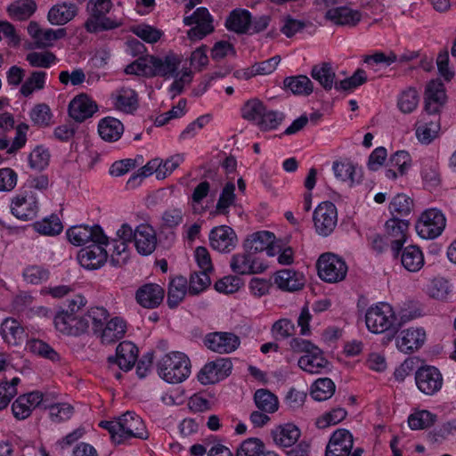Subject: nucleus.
Here are the masks:
<instances>
[{
	"instance_id": "nucleus-1",
	"label": "nucleus",
	"mask_w": 456,
	"mask_h": 456,
	"mask_svg": "<svg viewBox=\"0 0 456 456\" xmlns=\"http://www.w3.org/2000/svg\"><path fill=\"white\" fill-rule=\"evenodd\" d=\"M99 426L108 430L111 441L116 444H124L131 438H149L144 421L134 411H128L112 420L101 421Z\"/></svg>"
},
{
	"instance_id": "nucleus-2",
	"label": "nucleus",
	"mask_w": 456,
	"mask_h": 456,
	"mask_svg": "<svg viewBox=\"0 0 456 456\" xmlns=\"http://www.w3.org/2000/svg\"><path fill=\"white\" fill-rule=\"evenodd\" d=\"M368 330L376 334L387 332V341H391L397 333L401 323H398L393 307L384 302L371 305L365 314Z\"/></svg>"
},
{
	"instance_id": "nucleus-3",
	"label": "nucleus",
	"mask_w": 456,
	"mask_h": 456,
	"mask_svg": "<svg viewBox=\"0 0 456 456\" xmlns=\"http://www.w3.org/2000/svg\"><path fill=\"white\" fill-rule=\"evenodd\" d=\"M158 372L160 378L171 384L184 381L191 374V361L181 352H171L158 362Z\"/></svg>"
},
{
	"instance_id": "nucleus-4",
	"label": "nucleus",
	"mask_w": 456,
	"mask_h": 456,
	"mask_svg": "<svg viewBox=\"0 0 456 456\" xmlns=\"http://www.w3.org/2000/svg\"><path fill=\"white\" fill-rule=\"evenodd\" d=\"M111 7V0H89L87 11L90 15L85 23L86 29L90 33H96L119 27L118 22L106 16Z\"/></svg>"
},
{
	"instance_id": "nucleus-5",
	"label": "nucleus",
	"mask_w": 456,
	"mask_h": 456,
	"mask_svg": "<svg viewBox=\"0 0 456 456\" xmlns=\"http://www.w3.org/2000/svg\"><path fill=\"white\" fill-rule=\"evenodd\" d=\"M319 277L330 283L343 281L347 273L346 262L332 253L322 254L317 261Z\"/></svg>"
},
{
	"instance_id": "nucleus-6",
	"label": "nucleus",
	"mask_w": 456,
	"mask_h": 456,
	"mask_svg": "<svg viewBox=\"0 0 456 456\" xmlns=\"http://www.w3.org/2000/svg\"><path fill=\"white\" fill-rule=\"evenodd\" d=\"M446 219L441 210L429 208L422 213L416 224L418 234L426 240L437 238L444 230Z\"/></svg>"
},
{
	"instance_id": "nucleus-7",
	"label": "nucleus",
	"mask_w": 456,
	"mask_h": 456,
	"mask_svg": "<svg viewBox=\"0 0 456 456\" xmlns=\"http://www.w3.org/2000/svg\"><path fill=\"white\" fill-rule=\"evenodd\" d=\"M314 225L316 232L323 237L329 236L338 224V211L330 201L320 203L314 211Z\"/></svg>"
},
{
	"instance_id": "nucleus-8",
	"label": "nucleus",
	"mask_w": 456,
	"mask_h": 456,
	"mask_svg": "<svg viewBox=\"0 0 456 456\" xmlns=\"http://www.w3.org/2000/svg\"><path fill=\"white\" fill-rule=\"evenodd\" d=\"M67 237L69 242L75 246H82L86 243L93 244L108 243V237L104 234L100 225H75L68 229Z\"/></svg>"
},
{
	"instance_id": "nucleus-9",
	"label": "nucleus",
	"mask_w": 456,
	"mask_h": 456,
	"mask_svg": "<svg viewBox=\"0 0 456 456\" xmlns=\"http://www.w3.org/2000/svg\"><path fill=\"white\" fill-rule=\"evenodd\" d=\"M12 213L19 219L32 220L38 212V200L31 190H25L17 194L12 200Z\"/></svg>"
},
{
	"instance_id": "nucleus-10",
	"label": "nucleus",
	"mask_w": 456,
	"mask_h": 456,
	"mask_svg": "<svg viewBox=\"0 0 456 456\" xmlns=\"http://www.w3.org/2000/svg\"><path fill=\"white\" fill-rule=\"evenodd\" d=\"M232 369L230 359L217 358L204 365L198 374V379L203 385L215 384L228 377Z\"/></svg>"
},
{
	"instance_id": "nucleus-11",
	"label": "nucleus",
	"mask_w": 456,
	"mask_h": 456,
	"mask_svg": "<svg viewBox=\"0 0 456 456\" xmlns=\"http://www.w3.org/2000/svg\"><path fill=\"white\" fill-rule=\"evenodd\" d=\"M416 385L419 391L433 395L443 387L444 379L440 370L434 366L419 368L415 374Z\"/></svg>"
},
{
	"instance_id": "nucleus-12",
	"label": "nucleus",
	"mask_w": 456,
	"mask_h": 456,
	"mask_svg": "<svg viewBox=\"0 0 456 456\" xmlns=\"http://www.w3.org/2000/svg\"><path fill=\"white\" fill-rule=\"evenodd\" d=\"M108 243L94 242L81 248L77 254V260L81 266L88 270H95L102 267L108 258V253L104 246Z\"/></svg>"
},
{
	"instance_id": "nucleus-13",
	"label": "nucleus",
	"mask_w": 456,
	"mask_h": 456,
	"mask_svg": "<svg viewBox=\"0 0 456 456\" xmlns=\"http://www.w3.org/2000/svg\"><path fill=\"white\" fill-rule=\"evenodd\" d=\"M409 222L398 217H393L386 222L387 240L391 246L393 256L397 257L408 236Z\"/></svg>"
},
{
	"instance_id": "nucleus-14",
	"label": "nucleus",
	"mask_w": 456,
	"mask_h": 456,
	"mask_svg": "<svg viewBox=\"0 0 456 456\" xmlns=\"http://www.w3.org/2000/svg\"><path fill=\"white\" fill-rule=\"evenodd\" d=\"M205 345L213 352L229 354L239 347L240 338L231 332H213L206 336Z\"/></svg>"
},
{
	"instance_id": "nucleus-15",
	"label": "nucleus",
	"mask_w": 456,
	"mask_h": 456,
	"mask_svg": "<svg viewBox=\"0 0 456 456\" xmlns=\"http://www.w3.org/2000/svg\"><path fill=\"white\" fill-rule=\"evenodd\" d=\"M446 102L444 85L439 80H431L425 90V110L429 115L438 114Z\"/></svg>"
},
{
	"instance_id": "nucleus-16",
	"label": "nucleus",
	"mask_w": 456,
	"mask_h": 456,
	"mask_svg": "<svg viewBox=\"0 0 456 456\" xmlns=\"http://www.w3.org/2000/svg\"><path fill=\"white\" fill-rule=\"evenodd\" d=\"M41 403L44 404V395L39 391L20 395L12 405L13 416L19 420H23Z\"/></svg>"
},
{
	"instance_id": "nucleus-17",
	"label": "nucleus",
	"mask_w": 456,
	"mask_h": 456,
	"mask_svg": "<svg viewBox=\"0 0 456 456\" xmlns=\"http://www.w3.org/2000/svg\"><path fill=\"white\" fill-rule=\"evenodd\" d=\"M426 332L422 328H409L396 338V347L404 354L419 350L425 343Z\"/></svg>"
},
{
	"instance_id": "nucleus-18",
	"label": "nucleus",
	"mask_w": 456,
	"mask_h": 456,
	"mask_svg": "<svg viewBox=\"0 0 456 456\" xmlns=\"http://www.w3.org/2000/svg\"><path fill=\"white\" fill-rule=\"evenodd\" d=\"M354 439L346 429L335 431L327 445L325 456H349L353 449Z\"/></svg>"
},
{
	"instance_id": "nucleus-19",
	"label": "nucleus",
	"mask_w": 456,
	"mask_h": 456,
	"mask_svg": "<svg viewBox=\"0 0 456 456\" xmlns=\"http://www.w3.org/2000/svg\"><path fill=\"white\" fill-rule=\"evenodd\" d=\"M211 247L218 252H230L237 242V236L234 231L226 225L215 227L209 233Z\"/></svg>"
},
{
	"instance_id": "nucleus-20",
	"label": "nucleus",
	"mask_w": 456,
	"mask_h": 456,
	"mask_svg": "<svg viewBox=\"0 0 456 456\" xmlns=\"http://www.w3.org/2000/svg\"><path fill=\"white\" fill-rule=\"evenodd\" d=\"M138 358V348L130 341H123L118 344L116 349V355L110 356V363H116L124 370H130L135 364Z\"/></svg>"
},
{
	"instance_id": "nucleus-21",
	"label": "nucleus",
	"mask_w": 456,
	"mask_h": 456,
	"mask_svg": "<svg viewBox=\"0 0 456 456\" xmlns=\"http://www.w3.org/2000/svg\"><path fill=\"white\" fill-rule=\"evenodd\" d=\"M134 243L139 254L151 255L157 246V236L153 227L147 224H139L135 228Z\"/></svg>"
},
{
	"instance_id": "nucleus-22",
	"label": "nucleus",
	"mask_w": 456,
	"mask_h": 456,
	"mask_svg": "<svg viewBox=\"0 0 456 456\" xmlns=\"http://www.w3.org/2000/svg\"><path fill=\"white\" fill-rule=\"evenodd\" d=\"M164 296L165 290L161 286L156 283H146L136 290L135 299L141 306L152 309L162 303Z\"/></svg>"
},
{
	"instance_id": "nucleus-23",
	"label": "nucleus",
	"mask_w": 456,
	"mask_h": 456,
	"mask_svg": "<svg viewBox=\"0 0 456 456\" xmlns=\"http://www.w3.org/2000/svg\"><path fill=\"white\" fill-rule=\"evenodd\" d=\"M97 110V105L86 94L75 97L69 105V116L77 122H83L91 118Z\"/></svg>"
},
{
	"instance_id": "nucleus-24",
	"label": "nucleus",
	"mask_w": 456,
	"mask_h": 456,
	"mask_svg": "<svg viewBox=\"0 0 456 456\" xmlns=\"http://www.w3.org/2000/svg\"><path fill=\"white\" fill-rule=\"evenodd\" d=\"M274 283L284 291H297L303 289L305 279L303 273L293 269H282L275 273Z\"/></svg>"
},
{
	"instance_id": "nucleus-25",
	"label": "nucleus",
	"mask_w": 456,
	"mask_h": 456,
	"mask_svg": "<svg viewBox=\"0 0 456 456\" xmlns=\"http://www.w3.org/2000/svg\"><path fill=\"white\" fill-rule=\"evenodd\" d=\"M253 254L242 253L233 255L230 263L232 270L238 274L260 273L265 270V266L258 262Z\"/></svg>"
},
{
	"instance_id": "nucleus-26",
	"label": "nucleus",
	"mask_w": 456,
	"mask_h": 456,
	"mask_svg": "<svg viewBox=\"0 0 456 456\" xmlns=\"http://www.w3.org/2000/svg\"><path fill=\"white\" fill-rule=\"evenodd\" d=\"M300 369L311 374H321L329 368V362L323 356L322 351L316 347L310 353L302 355L297 362Z\"/></svg>"
},
{
	"instance_id": "nucleus-27",
	"label": "nucleus",
	"mask_w": 456,
	"mask_h": 456,
	"mask_svg": "<svg viewBox=\"0 0 456 456\" xmlns=\"http://www.w3.org/2000/svg\"><path fill=\"white\" fill-rule=\"evenodd\" d=\"M151 69L152 77H173L176 75V70L180 65V60L174 54H169L164 58L150 55Z\"/></svg>"
},
{
	"instance_id": "nucleus-28",
	"label": "nucleus",
	"mask_w": 456,
	"mask_h": 456,
	"mask_svg": "<svg viewBox=\"0 0 456 456\" xmlns=\"http://www.w3.org/2000/svg\"><path fill=\"white\" fill-rule=\"evenodd\" d=\"M361 13L346 6L329 9L325 18L336 25L354 27L361 20Z\"/></svg>"
},
{
	"instance_id": "nucleus-29",
	"label": "nucleus",
	"mask_w": 456,
	"mask_h": 456,
	"mask_svg": "<svg viewBox=\"0 0 456 456\" xmlns=\"http://www.w3.org/2000/svg\"><path fill=\"white\" fill-rule=\"evenodd\" d=\"M114 106L118 110L132 113L138 107L137 94L129 87H121L111 94Z\"/></svg>"
},
{
	"instance_id": "nucleus-30",
	"label": "nucleus",
	"mask_w": 456,
	"mask_h": 456,
	"mask_svg": "<svg viewBox=\"0 0 456 456\" xmlns=\"http://www.w3.org/2000/svg\"><path fill=\"white\" fill-rule=\"evenodd\" d=\"M402 265L409 272H418L424 265V256L421 249L416 245L402 248L399 252Z\"/></svg>"
},
{
	"instance_id": "nucleus-31",
	"label": "nucleus",
	"mask_w": 456,
	"mask_h": 456,
	"mask_svg": "<svg viewBox=\"0 0 456 456\" xmlns=\"http://www.w3.org/2000/svg\"><path fill=\"white\" fill-rule=\"evenodd\" d=\"M77 13V7L72 3L56 4L48 12V20L53 25H64Z\"/></svg>"
},
{
	"instance_id": "nucleus-32",
	"label": "nucleus",
	"mask_w": 456,
	"mask_h": 456,
	"mask_svg": "<svg viewBox=\"0 0 456 456\" xmlns=\"http://www.w3.org/2000/svg\"><path fill=\"white\" fill-rule=\"evenodd\" d=\"M99 332L102 343L109 345L121 339L126 331V323L120 317H114L104 324Z\"/></svg>"
},
{
	"instance_id": "nucleus-33",
	"label": "nucleus",
	"mask_w": 456,
	"mask_h": 456,
	"mask_svg": "<svg viewBox=\"0 0 456 456\" xmlns=\"http://www.w3.org/2000/svg\"><path fill=\"white\" fill-rule=\"evenodd\" d=\"M418 56L419 53L417 52L403 53L399 56V58H397L396 54L392 52L388 54H386L382 52H377L372 55H365L363 57V61L368 65L384 64L385 66H389L397 61L400 62L411 61L416 59Z\"/></svg>"
},
{
	"instance_id": "nucleus-34",
	"label": "nucleus",
	"mask_w": 456,
	"mask_h": 456,
	"mask_svg": "<svg viewBox=\"0 0 456 456\" xmlns=\"http://www.w3.org/2000/svg\"><path fill=\"white\" fill-rule=\"evenodd\" d=\"M0 334L7 344L17 346L23 340L24 329L16 319L5 318L0 327Z\"/></svg>"
},
{
	"instance_id": "nucleus-35",
	"label": "nucleus",
	"mask_w": 456,
	"mask_h": 456,
	"mask_svg": "<svg viewBox=\"0 0 456 456\" xmlns=\"http://www.w3.org/2000/svg\"><path fill=\"white\" fill-rule=\"evenodd\" d=\"M299 428L291 423L281 425L273 430L272 436L276 444L283 447H290L300 437Z\"/></svg>"
},
{
	"instance_id": "nucleus-36",
	"label": "nucleus",
	"mask_w": 456,
	"mask_h": 456,
	"mask_svg": "<svg viewBox=\"0 0 456 456\" xmlns=\"http://www.w3.org/2000/svg\"><path fill=\"white\" fill-rule=\"evenodd\" d=\"M124 132L123 124L117 118L107 117L98 124V133L102 139L106 142L118 141Z\"/></svg>"
},
{
	"instance_id": "nucleus-37",
	"label": "nucleus",
	"mask_w": 456,
	"mask_h": 456,
	"mask_svg": "<svg viewBox=\"0 0 456 456\" xmlns=\"http://www.w3.org/2000/svg\"><path fill=\"white\" fill-rule=\"evenodd\" d=\"M312 77L316 80L326 91L335 88L336 72L330 62H322L313 66Z\"/></svg>"
},
{
	"instance_id": "nucleus-38",
	"label": "nucleus",
	"mask_w": 456,
	"mask_h": 456,
	"mask_svg": "<svg viewBox=\"0 0 456 456\" xmlns=\"http://www.w3.org/2000/svg\"><path fill=\"white\" fill-rule=\"evenodd\" d=\"M440 130L439 118L433 119L423 118L416 124V136L418 140L425 144L430 143L437 135Z\"/></svg>"
},
{
	"instance_id": "nucleus-39",
	"label": "nucleus",
	"mask_w": 456,
	"mask_h": 456,
	"mask_svg": "<svg viewBox=\"0 0 456 456\" xmlns=\"http://www.w3.org/2000/svg\"><path fill=\"white\" fill-rule=\"evenodd\" d=\"M274 234L267 231H260L251 234L244 242L247 252L256 254L264 251L274 240Z\"/></svg>"
},
{
	"instance_id": "nucleus-40",
	"label": "nucleus",
	"mask_w": 456,
	"mask_h": 456,
	"mask_svg": "<svg viewBox=\"0 0 456 456\" xmlns=\"http://www.w3.org/2000/svg\"><path fill=\"white\" fill-rule=\"evenodd\" d=\"M251 14L247 10H234L225 21L226 28L238 34L249 33Z\"/></svg>"
},
{
	"instance_id": "nucleus-41",
	"label": "nucleus",
	"mask_w": 456,
	"mask_h": 456,
	"mask_svg": "<svg viewBox=\"0 0 456 456\" xmlns=\"http://www.w3.org/2000/svg\"><path fill=\"white\" fill-rule=\"evenodd\" d=\"M254 402L265 413H273L279 408L278 397L268 389H257L254 394Z\"/></svg>"
},
{
	"instance_id": "nucleus-42",
	"label": "nucleus",
	"mask_w": 456,
	"mask_h": 456,
	"mask_svg": "<svg viewBox=\"0 0 456 456\" xmlns=\"http://www.w3.org/2000/svg\"><path fill=\"white\" fill-rule=\"evenodd\" d=\"M284 86L294 94L310 95L314 91V84L310 78L304 75L288 77L283 81Z\"/></svg>"
},
{
	"instance_id": "nucleus-43",
	"label": "nucleus",
	"mask_w": 456,
	"mask_h": 456,
	"mask_svg": "<svg viewBox=\"0 0 456 456\" xmlns=\"http://www.w3.org/2000/svg\"><path fill=\"white\" fill-rule=\"evenodd\" d=\"M187 289V281L180 276L173 279L169 283L167 292V305L175 308L184 298Z\"/></svg>"
},
{
	"instance_id": "nucleus-44",
	"label": "nucleus",
	"mask_w": 456,
	"mask_h": 456,
	"mask_svg": "<svg viewBox=\"0 0 456 456\" xmlns=\"http://www.w3.org/2000/svg\"><path fill=\"white\" fill-rule=\"evenodd\" d=\"M36 10L37 4L33 0H17L7 8L10 17L18 20L28 19Z\"/></svg>"
},
{
	"instance_id": "nucleus-45",
	"label": "nucleus",
	"mask_w": 456,
	"mask_h": 456,
	"mask_svg": "<svg viewBox=\"0 0 456 456\" xmlns=\"http://www.w3.org/2000/svg\"><path fill=\"white\" fill-rule=\"evenodd\" d=\"M335 388V384L330 379H318L312 385L311 395L315 401H325L334 395Z\"/></svg>"
},
{
	"instance_id": "nucleus-46",
	"label": "nucleus",
	"mask_w": 456,
	"mask_h": 456,
	"mask_svg": "<svg viewBox=\"0 0 456 456\" xmlns=\"http://www.w3.org/2000/svg\"><path fill=\"white\" fill-rule=\"evenodd\" d=\"M436 421V415L427 411H418L411 414L408 418L409 427L412 430L428 428Z\"/></svg>"
},
{
	"instance_id": "nucleus-47",
	"label": "nucleus",
	"mask_w": 456,
	"mask_h": 456,
	"mask_svg": "<svg viewBox=\"0 0 456 456\" xmlns=\"http://www.w3.org/2000/svg\"><path fill=\"white\" fill-rule=\"evenodd\" d=\"M33 226L37 232L47 236L60 234L63 229L61 222L56 215H52L40 222H36Z\"/></svg>"
},
{
	"instance_id": "nucleus-48",
	"label": "nucleus",
	"mask_w": 456,
	"mask_h": 456,
	"mask_svg": "<svg viewBox=\"0 0 456 456\" xmlns=\"http://www.w3.org/2000/svg\"><path fill=\"white\" fill-rule=\"evenodd\" d=\"M46 72L42 70H35L20 87V94L28 97L36 90H42L45 85Z\"/></svg>"
},
{
	"instance_id": "nucleus-49",
	"label": "nucleus",
	"mask_w": 456,
	"mask_h": 456,
	"mask_svg": "<svg viewBox=\"0 0 456 456\" xmlns=\"http://www.w3.org/2000/svg\"><path fill=\"white\" fill-rule=\"evenodd\" d=\"M365 70L358 69L347 78L335 83V90L338 92H351L367 82Z\"/></svg>"
},
{
	"instance_id": "nucleus-50",
	"label": "nucleus",
	"mask_w": 456,
	"mask_h": 456,
	"mask_svg": "<svg viewBox=\"0 0 456 456\" xmlns=\"http://www.w3.org/2000/svg\"><path fill=\"white\" fill-rule=\"evenodd\" d=\"M88 327L92 324L94 333H99L110 317L109 312L104 307H91L85 314Z\"/></svg>"
},
{
	"instance_id": "nucleus-51",
	"label": "nucleus",
	"mask_w": 456,
	"mask_h": 456,
	"mask_svg": "<svg viewBox=\"0 0 456 456\" xmlns=\"http://www.w3.org/2000/svg\"><path fill=\"white\" fill-rule=\"evenodd\" d=\"M30 352L41 357L56 362L60 359L58 353L48 344L40 339H30L27 343Z\"/></svg>"
},
{
	"instance_id": "nucleus-52",
	"label": "nucleus",
	"mask_w": 456,
	"mask_h": 456,
	"mask_svg": "<svg viewBox=\"0 0 456 456\" xmlns=\"http://www.w3.org/2000/svg\"><path fill=\"white\" fill-rule=\"evenodd\" d=\"M234 191L235 185L233 183L229 182L224 185L216 206L217 214L226 215L228 213V208L235 201Z\"/></svg>"
},
{
	"instance_id": "nucleus-53",
	"label": "nucleus",
	"mask_w": 456,
	"mask_h": 456,
	"mask_svg": "<svg viewBox=\"0 0 456 456\" xmlns=\"http://www.w3.org/2000/svg\"><path fill=\"white\" fill-rule=\"evenodd\" d=\"M419 94L416 89L410 87L401 93L398 97L397 105L403 113L412 112L418 106Z\"/></svg>"
},
{
	"instance_id": "nucleus-54",
	"label": "nucleus",
	"mask_w": 456,
	"mask_h": 456,
	"mask_svg": "<svg viewBox=\"0 0 456 456\" xmlns=\"http://www.w3.org/2000/svg\"><path fill=\"white\" fill-rule=\"evenodd\" d=\"M50 152L43 146H37L28 155V164L32 169L41 171L48 167Z\"/></svg>"
},
{
	"instance_id": "nucleus-55",
	"label": "nucleus",
	"mask_w": 456,
	"mask_h": 456,
	"mask_svg": "<svg viewBox=\"0 0 456 456\" xmlns=\"http://www.w3.org/2000/svg\"><path fill=\"white\" fill-rule=\"evenodd\" d=\"M29 117L34 125L45 127L50 126L53 115L47 104L38 103L32 108Z\"/></svg>"
},
{
	"instance_id": "nucleus-56",
	"label": "nucleus",
	"mask_w": 456,
	"mask_h": 456,
	"mask_svg": "<svg viewBox=\"0 0 456 456\" xmlns=\"http://www.w3.org/2000/svg\"><path fill=\"white\" fill-rule=\"evenodd\" d=\"M413 207L412 200L405 194H397L390 202L389 209L392 215L408 216Z\"/></svg>"
},
{
	"instance_id": "nucleus-57",
	"label": "nucleus",
	"mask_w": 456,
	"mask_h": 456,
	"mask_svg": "<svg viewBox=\"0 0 456 456\" xmlns=\"http://www.w3.org/2000/svg\"><path fill=\"white\" fill-rule=\"evenodd\" d=\"M45 408L49 409L51 419L57 423L69 419L74 412L73 406L67 403L45 405Z\"/></svg>"
},
{
	"instance_id": "nucleus-58",
	"label": "nucleus",
	"mask_w": 456,
	"mask_h": 456,
	"mask_svg": "<svg viewBox=\"0 0 456 456\" xmlns=\"http://www.w3.org/2000/svg\"><path fill=\"white\" fill-rule=\"evenodd\" d=\"M265 110V108L260 101L252 99L248 101L241 108V116L244 119L258 123Z\"/></svg>"
},
{
	"instance_id": "nucleus-59",
	"label": "nucleus",
	"mask_w": 456,
	"mask_h": 456,
	"mask_svg": "<svg viewBox=\"0 0 456 456\" xmlns=\"http://www.w3.org/2000/svg\"><path fill=\"white\" fill-rule=\"evenodd\" d=\"M24 280L31 284H40L49 279L50 272L48 269L40 265H30L23 271Z\"/></svg>"
},
{
	"instance_id": "nucleus-60",
	"label": "nucleus",
	"mask_w": 456,
	"mask_h": 456,
	"mask_svg": "<svg viewBox=\"0 0 456 456\" xmlns=\"http://www.w3.org/2000/svg\"><path fill=\"white\" fill-rule=\"evenodd\" d=\"M208 271L195 272L190 277L189 293L198 295L206 289L211 283Z\"/></svg>"
},
{
	"instance_id": "nucleus-61",
	"label": "nucleus",
	"mask_w": 456,
	"mask_h": 456,
	"mask_svg": "<svg viewBox=\"0 0 456 456\" xmlns=\"http://www.w3.org/2000/svg\"><path fill=\"white\" fill-rule=\"evenodd\" d=\"M265 452V445L258 438L245 440L237 450L236 456H260Z\"/></svg>"
},
{
	"instance_id": "nucleus-62",
	"label": "nucleus",
	"mask_w": 456,
	"mask_h": 456,
	"mask_svg": "<svg viewBox=\"0 0 456 456\" xmlns=\"http://www.w3.org/2000/svg\"><path fill=\"white\" fill-rule=\"evenodd\" d=\"M26 60L32 67L46 69L55 62L56 57L51 52H32L27 54Z\"/></svg>"
},
{
	"instance_id": "nucleus-63",
	"label": "nucleus",
	"mask_w": 456,
	"mask_h": 456,
	"mask_svg": "<svg viewBox=\"0 0 456 456\" xmlns=\"http://www.w3.org/2000/svg\"><path fill=\"white\" fill-rule=\"evenodd\" d=\"M132 31L143 41L154 44L158 42L163 35V32L152 26L140 24L133 28Z\"/></svg>"
},
{
	"instance_id": "nucleus-64",
	"label": "nucleus",
	"mask_w": 456,
	"mask_h": 456,
	"mask_svg": "<svg viewBox=\"0 0 456 456\" xmlns=\"http://www.w3.org/2000/svg\"><path fill=\"white\" fill-rule=\"evenodd\" d=\"M285 115L277 110H267L263 112V116L258 122V126L262 130H273L283 121Z\"/></svg>"
}]
</instances>
